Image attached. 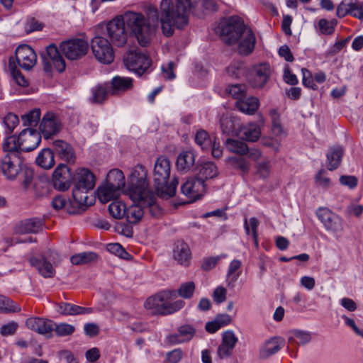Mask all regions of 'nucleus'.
Segmentation results:
<instances>
[{"mask_svg": "<svg viewBox=\"0 0 363 363\" xmlns=\"http://www.w3.org/2000/svg\"><path fill=\"white\" fill-rule=\"evenodd\" d=\"M201 2L208 10H216L213 0H161L159 11L155 8L149 11L160 21L162 32L166 37L172 36L176 29L182 30L188 26L189 13Z\"/></svg>", "mask_w": 363, "mask_h": 363, "instance_id": "f257e3e1", "label": "nucleus"}, {"mask_svg": "<svg viewBox=\"0 0 363 363\" xmlns=\"http://www.w3.org/2000/svg\"><path fill=\"white\" fill-rule=\"evenodd\" d=\"M222 40L228 45L238 42V51L242 55H249L255 48V36L238 16H231L220 24Z\"/></svg>", "mask_w": 363, "mask_h": 363, "instance_id": "f03ea898", "label": "nucleus"}, {"mask_svg": "<svg viewBox=\"0 0 363 363\" xmlns=\"http://www.w3.org/2000/svg\"><path fill=\"white\" fill-rule=\"evenodd\" d=\"M171 172V163L166 156H160L157 158L153 171V181L155 184L157 194L163 199H169L174 196L177 191L179 181L174 178L169 184Z\"/></svg>", "mask_w": 363, "mask_h": 363, "instance_id": "7ed1b4c3", "label": "nucleus"}, {"mask_svg": "<svg viewBox=\"0 0 363 363\" xmlns=\"http://www.w3.org/2000/svg\"><path fill=\"white\" fill-rule=\"evenodd\" d=\"M125 26L138 40V43L147 46L155 33V28L149 20L141 13L128 11L121 15Z\"/></svg>", "mask_w": 363, "mask_h": 363, "instance_id": "20e7f679", "label": "nucleus"}, {"mask_svg": "<svg viewBox=\"0 0 363 363\" xmlns=\"http://www.w3.org/2000/svg\"><path fill=\"white\" fill-rule=\"evenodd\" d=\"M151 191L148 187L145 168L143 165H137L130 174L128 187L125 191V194L132 201H135L138 199V198H141L142 195H144L145 193Z\"/></svg>", "mask_w": 363, "mask_h": 363, "instance_id": "39448f33", "label": "nucleus"}, {"mask_svg": "<svg viewBox=\"0 0 363 363\" xmlns=\"http://www.w3.org/2000/svg\"><path fill=\"white\" fill-rule=\"evenodd\" d=\"M73 184V197L77 202L81 203L86 199V196H83L80 194L86 193L94 188L95 176L89 169L79 167L74 172Z\"/></svg>", "mask_w": 363, "mask_h": 363, "instance_id": "423d86ee", "label": "nucleus"}, {"mask_svg": "<svg viewBox=\"0 0 363 363\" xmlns=\"http://www.w3.org/2000/svg\"><path fill=\"white\" fill-rule=\"evenodd\" d=\"M320 222L326 231L340 238L345 228L343 218L327 207H319L315 212Z\"/></svg>", "mask_w": 363, "mask_h": 363, "instance_id": "0eeeda50", "label": "nucleus"}, {"mask_svg": "<svg viewBox=\"0 0 363 363\" xmlns=\"http://www.w3.org/2000/svg\"><path fill=\"white\" fill-rule=\"evenodd\" d=\"M125 67L138 76L148 72L152 65L150 57L139 50H130L123 57Z\"/></svg>", "mask_w": 363, "mask_h": 363, "instance_id": "6e6552de", "label": "nucleus"}, {"mask_svg": "<svg viewBox=\"0 0 363 363\" xmlns=\"http://www.w3.org/2000/svg\"><path fill=\"white\" fill-rule=\"evenodd\" d=\"M121 15L110 21L106 25L107 35L115 46L123 47L128 40V33Z\"/></svg>", "mask_w": 363, "mask_h": 363, "instance_id": "1a4fd4ad", "label": "nucleus"}, {"mask_svg": "<svg viewBox=\"0 0 363 363\" xmlns=\"http://www.w3.org/2000/svg\"><path fill=\"white\" fill-rule=\"evenodd\" d=\"M91 48L96 59L103 64H111L114 59L111 43L106 38L96 35L91 41Z\"/></svg>", "mask_w": 363, "mask_h": 363, "instance_id": "9d476101", "label": "nucleus"}, {"mask_svg": "<svg viewBox=\"0 0 363 363\" xmlns=\"http://www.w3.org/2000/svg\"><path fill=\"white\" fill-rule=\"evenodd\" d=\"M62 52L70 60H77L86 55L89 43L82 38H73L60 43Z\"/></svg>", "mask_w": 363, "mask_h": 363, "instance_id": "9b49d317", "label": "nucleus"}, {"mask_svg": "<svg viewBox=\"0 0 363 363\" xmlns=\"http://www.w3.org/2000/svg\"><path fill=\"white\" fill-rule=\"evenodd\" d=\"M40 56L45 72H51L52 65L59 72H62L65 69V61L55 44L52 43L47 46L45 50L41 52Z\"/></svg>", "mask_w": 363, "mask_h": 363, "instance_id": "f8f14e48", "label": "nucleus"}, {"mask_svg": "<svg viewBox=\"0 0 363 363\" xmlns=\"http://www.w3.org/2000/svg\"><path fill=\"white\" fill-rule=\"evenodd\" d=\"M22 160L18 153H6L1 160L0 169L10 180H13L22 171Z\"/></svg>", "mask_w": 363, "mask_h": 363, "instance_id": "ddd939ff", "label": "nucleus"}, {"mask_svg": "<svg viewBox=\"0 0 363 363\" xmlns=\"http://www.w3.org/2000/svg\"><path fill=\"white\" fill-rule=\"evenodd\" d=\"M74 173L65 164H60L52 174V183L55 189L66 191L73 183Z\"/></svg>", "mask_w": 363, "mask_h": 363, "instance_id": "4468645a", "label": "nucleus"}, {"mask_svg": "<svg viewBox=\"0 0 363 363\" xmlns=\"http://www.w3.org/2000/svg\"><path fill=\"white\" fill-rule=\"evenodd\" d=\"M181 191L190 202H194L204 195L206 186L202 179L190 177L182 185Z\"/></svg>", "mask_w": 363, "mask_h": 363, "instance_id": "2eb2a0df", "label": "nucleus"}, {"mask_svg": "<svg viewBox=\"0 0 363 363\" xmlns=\"http://www.w3.org/2000/svg\"><path fill=\"white\" fill-rule=\"evenodd\" d=\"M18 65L25 70L31 69L37 62V55L33 49L28 45H19L15 52Z\"/></svg>", "mask_w": 363, "mask_h": 363, "instance_id": "dca6fc26", "label": "nucleus"}, {"mask_svg": "<svg viewBox=\"0 0 363 363\" xmlns=\"http://www.w3.org/2000/svg\"><path fill=\"white\" fill-rule=\"evenodd\" d=\"M175 296V291H163L149 297L145 302L144 306L152 314L162 315L167 299Z\"/></svg>", "mask_w": 363, "mask_h": 363, "instance_id": "f3484780", "label": "nucleus"}, {"mask_svg": "<svg viewBox=\"0 0 363 363\" xmlns=\"http://www.w3.org/2000/svg\"><path fill=\"white\" fill-rule=\"evenodd\" d=\"M19 140L21 151L30 152L39 145L41 137L36 130L26 128L20 133Z\"/></svg>", "mask_w": 363, "mask_h": 363, "instance_id": "a211bd4d", "label": "nucleus"}, {"mask_svg": "<svg viewBox=\"0 0 363 363\" xmlns=\"http://www.w3.org/2000/svg\"><path fill=\"white\" fill-rule=\"evenodd\" d=\"M61 128L62 123L57 115L48 112L43 116L40 124V130L45 139L58 133Z\"/></svg>", "mask_w": 363, "mask_h": 363, "instance_id": "6ab92c4d", "label": "nucleus"}, {"mask_svg": "<svg viewBox=\"0 0 363 363\" xmlns=\"http://www.w3.org/2000/svg\"><path fill=\"white\" fill-rule=\"evenodd\" d=\"M196 332V329L192 325L185 324L179 326L177 332L169 334L166 337V341L171 345L188 342L193 339Z\"/></svg>", "mask_w": 363, "mask_h": 363, "instance_id": "aec40b11", "label": "nucleus"}, {"mask_svg": "<svg viewBox=\"0 0 363 363\" xmlns=\"http://www.w3.org/2000/svg\"><path fill=\"white\" fill-rule=\"evenodd\" d=\"M26 325L29 330L38 334L50 336L54 331L55 323L47 318L30 317L26 320Z\"/></svg>", "mask_w": 363, "mask_h": 363, "instance_id": "412c9836", "label": "nucleus"}, {"mask_svg": "<svg viewBox=\"0 0 363 363\" xmlns=\"http://www.w3.org/2000/svg\"><path fill=\"white\" fill-rule=\"evenodd\" d=\"M271 75L270 66L267 63L255 65L252 68L250 82L254 87L262 88L266 84Z\"/></svg>", "mask_w": 363, "mask_h": 363, "instance_id": "4be33fe9", "label": "nucleus"}, {"mask_svg": "<svg viewBox=\"0 0 363 363\" xmlns=\"http://www.w3.org/2000/svg\"><path fill=\"white\" fill-rule=\"evenodd\" d=\"M54 151L57 157L68 163H74L76 160L74 150L68 143L57 140L53 143Z\"/></svg>", "mask_w": 363, "mask_h": 363, "instance_id": "5701e85b", "label": "nucleus"}, {"mask_svg": "<svg viewBox=\"0 0 363 363\" xmlns=\"http://www.w3.org/2000/svg\"><path fill=\"white\" fill-rule=\"evenodd\" d=\"M43 221L38 218H31L20 221L14 228L17 234L38 233L42 230Z\"/></svg>", "mask_w": 363, "mask_h": 363, "instance_id": "b1692460", "label": "nucleus"}, {"mask_svg": "<svg viewBox=\"0 0 363 363\" xmlns=\"http://www.w3.org/2000/svg\"><path fill=\"white\" fill-rule=\"evenodd\" d=\"M173 257L179 264L188 266L191 258L189 245L182 240L177 241L174 245Z\"/></svg>", "mask_w": 363, "mask_h": 363, "instance_id": "393cba45", "label": "nucleus"}, {"mask_svg": "<svg viewBox=\"0 0 363 363\" xmlns=\"http://www.w3.org/2000/svg\"><path fill=\"white\" fill-rule=\"evenodd\" d=\"M285 344L284 340L279 337H274L265 342L259 350V357L266 359L276 354Z\"/></svg>", "mask_w": 363, "mask_h": 363, "instance_id": "a878e982", "label": "nucleus"}, {"mask_svg": "<svg viewBox=\"0 0 363 363\" xmlns=\"http://www.w3.org/2000/svg\"><path fill=\"white\" fill-rule=\"evenodd\" d=\"M156 196L151 191L145 193L144 195H142L141 198H138V199H135L134 201H140L143 203L144 208H146L152 217H158L162 213V209L156 203Z\"/></svg>", "mask_w": 363, "mask_h": 363, "instance_id": "bb28decb", "label": "nucleus"}, {"mask_svg": "<svg viewBox=\"0 0 363 363\" xmlns=\"http://www.w3.org/2000/svg\"><path fill=\"white\" fill-rule=\"evenodd\" d=\"M259 105V99L254 96L247 97V95L235 102L236 108L242 113L252 115L257 110Z\"/></svg>", "mask_w": 363, "mask_h": 363, "instance_id": "cd10ccee", "label": "nucleus"}, {"mask_svg": "<svg viewBox=\"0 0 363 363\" xmlns=\"http://www.w3.org/2000/svg\"><path fill=\"white\" fill-rule=\"evenodd\" d=\"M29 262L31 266L34 267L45 278H51L55 274V269L50 262L45 260L44 258L39 259L35 257H31L29 259Z\"/></svg>", "mask_w": 363, "mask_h": 363, "instance_id": "c85d7f7f", "label": "nucleus"}, {"mask_svg": "<svg viewBox=\"0 0 363 363\" xmlns=\"http://www.w3.org/2000/svg\"><path fill=\"white\" fill-rule=\"evenodd\" d=\"M291 336L288 339V350H293L296 345H304L311 342L312 337L311 334L308 331L301 330H294L291 332Z\"/></svg>", "mask_w": 363, "mask_h": 363, "instance_id": "c756f323", "label": "nucleus"}, {"mask_svg": "<svg viewBox=\"0 0 363 363\" xmlns=\"http://www.w3.org/2000/svg\"><path fill=\"white\" fill-rule=\"evenodd\" d=\"M220 125L223 133L229 135L238 133L240 123L238 118L232 115H223L220 118Z\"/></svg>", "mask_w": 363, "mask_h": 363, "instance_id": "7c9ffc66", "label": "nucleus"}, {"mask_svg": "<svg viewBox=\"0 0 363 363\" xmlns=\"http://www.w3.org/2000/svg\"><path fill=\"white\" fill-rule=\"evenodd\" d=\"M198 179L205 180L213 179L218 175L217 166L212 162H206L196 166Z\"/></svg>", "mask_w": 363, "mask_h": 363, "instance_id": "2f4dec72", "label": "nucleus"}, {"mask_svg": "<svg viewBox=\"0 0 363 363\" xmlns=\"http://www.w3.org/2000/svg\"><path fill=\"white\" fill-rule=\"evenodd\" d=\"M126 207L125 217L130 224H136L140 222L145 213L144 206L140 201Z\"/></svg>", "mask_w": 363, "mask_h": 363, "instance_id": "473e14b6", "label": "nucleus"}, {"mask_svg": "<svg viewBox=\"0 0 363 363\" xmlns=\"http://www.w3.org/2000/svg\"><path fill=\"white\" fill-rule=\"evenodd\" d=\"M241 267L242 262L239 259H233L230 263L226 274V282L228 287L234 288L241 274Z\"/></svg>", "mask_w": 363, "mask_h": 363, "instance_id": "72a5a7b5", "label": "nucleus"}, {"mask_svg": "<svg viewBox=\"0 0 363 363\" xmlns=\"http://www.w3.org/2000/svg\"><path fill=\"white\" fill-rule=\"evenodd\" d=\"M118 188H114L109 185L108 183L99 186L97 189V194L99 199L102 203H107L109 201L117 198L121 192Z\"/></svg>", "mask_w": 363, "mask_h": 363, "instance_id": "f704fd0d", "label": "nucleus"}, {"mask_svg": "<svg viewBox=\"0 0 363 363\" xmlns=\"http://www.w3.org/2000/svg\"><path fill=\"white\" fill-rule=\"evenodd\" d=\"M239 132L242 139L250 142L257 141L261 135L260 128L255 123H250L242 127L240 126Z\"/></svg>", "mask_w": 363, "mask_h": 363, "instance_id": "c9c22d12", "label": "nucleus"}, {"mask_svg": "<svg viewBox=\"0 0 363 363\" xmlns=\"http://www.w3.org/2000/svg\"><path fill=\"white\" fill-rule=\"evenodd\" d=\"M35 161L38 166L49 169L55 164L54 152L49 148H45L39 152Z\"/></svg>", "mask_w": 363, "mask_h": 363, "instance_id": "e433bc0d", "label": "nucleus"}, {"mask_svg": "<svg viewBox=\"0 0 363 363\" xmlns=\"http://www.w3.org/2000/svg\"><path fill=\"white\" fill-rule=\"evenodd\" d=\"M195 162V155L191 151L181 152L177 160V167L180 171H188Z\"/></svg>", "mask_w": 363, "mask_h": 363, "instance_id": "4c0bfd02", "label": "nucleus"}, {"mask_svg": "<svg viewBox=\"0 0 363 363\" xmlns=\"http://www.w3.org/2000/svg\"><path fill=\"white\" fill-rule=\"evenodd\" d=\"M106 182L112 187L121 190L125 186V177L122 171L118 169H113L108 172Z\"/></svg>", "mask_w": 363, "mask_h": 363, "instance_id": "58836bf2", "label": "nucleus"}, {"mask_svg": "<svg viewBox=\"0 0 363 363\" xmlns=\"http://www.w3.org/2000/svg\"><path fill=\"white\" fill-rule=\"evenodd\" d=\"M133 86V79L130 77H114L111 80L112 94L118 91H125Z\"/></svg>", "mask_w": 363, "mask_h": 363, "instance_id": "ea45409f", "label": "nucleus"}, {"mask_svg": "<svg viewBox=\"0 0 363 363\" xmlns=\"http://www.w3.org/2000/svg\"><path fill=\"white\" fill-rule=\"evenodd\" d=\"M343 150L341 147H335L330 148L327 154V158L329 163L328 169L334 170L337 169L342 160Z\"/></svg>", "mask_w": 363, "mask_h": 363, "instance_id": "a19ab883", "label": "nucleus"}, {"mask_svg": "<svg viewBox=\"0 0 363 363\" xmlns=\"http://www.w3.org/2000/svg\"><path fill=\"white\" fill-rule=\"evenodd\" d=\"M98 255L94 252H83L72 255L70 261L73 264H84L96 260Z\"/></svg>", "mask_w": 363, "mask_h": 363, "instance_id": "79ce46f5", "label": "nucleus"}, {"mask_svg": "<svg viewBox=\"0 0 363 363\" xmlns=\"http://www.w3.org/2000/svg\"><path fill=\"white\" fill-rule=\"evenodd\" d=\"M225 144L228 150L232 152H235L240 155H245L247 153L248 147L243 141L228 138L226 140Z\"/></svg>", "mask_w": 363, "mask_h": 363, "instance_id": "37998d69", "label": "nucleus"}, {"mask_svg": "<svg viewBox=\"0 0 363 363\" xmlns=\"http://www.w3.org/2000/svg\"><path fill=\"white\" fill-rule=\"evenodd\" d=\"M3 150L7 153L21 154L19 135H10L7 137L3 143Z\"/></svg>", "mask_w": 363, "mask_h": 363, "instance_id": "c03bdc74", "label": "nucleus"}, {"mask_svg": "<svg viewBox=\"0 0 363 363\" xmlns=\"http://www.w3.org/2000/svg\"><path fill=\"white\" fill-rule=\"evenodd\" d=\"M40 118V110L34 108L21 116L25 126H36Z\"/></svg>", "mask_w": 363, "mask_h": 363, "instance_id": "a18cd8bd", "label": "nucleus"}, {"mask_svg": "<svg viewBox=\"0 0 363 363\" xmlns=\"http://www.w3.org/2000/svg\"><path fill=\"white\" fill-rule=\"evenodd\" d=\"M126 206L119 201H114L108 206V211L111 216L116 219H121L125 216Z\"/></svg>", "mask_w": 363, "mask_h": 363, "instance_id": "49530a36", "label": "nucleus"}, {"mask_svg": "<svg viewBox=\"0 0 363 363\" xmlns=\"http://www.w3.org/2000/svg\"><path fill=\"white\" fill-rule=\"evenodd\" d=\"M195 142L202 150H206L211 147L213 140L206 130H200L195 135Z\"/></svg>", "mask_w": 363, "mask_h": 363, "instance_id": "de8ad7c7", "label": "nucleus"}, {"mask_svg": "<svg viewBox=\"0 0 363 363\" xmlns=\"http://www.w3.org/2000/svg\"><path fill=\"white\" fill-rule=\"evenodd\" d=\"M227 162L236 169L240 170L242 173H247L250 170V164L244 158L237 157H229Z\"/></svg>", "mask_w": 363, "mask_h": 363, "instance_id": "09e8293b", "label": "nucleus"}, {"mask_svg": "<svg viewBox=\"0 0 363 363\" xmlns=\"http://www.w3.org/2000/svg\"><path fill=\"white\" fill-rule=\"evenodd\" d=\"M195 289L196 286L194 281L184 282L175 291V294H177L183 298L189 299L193 296Z\"/></svg>", "mask_w": 363, "mask_h": 363, "instance_id": "8fccbe9b", "label": "nucleus"}, {"mask_svg": "<svg viewBox=\"0 0 363 363\" xmlns=\"http://www.w3.org/2000/svg\"><path fill=\"white\" fill-rule=\"evenodd\" d=\"M79 306L69 303L60 302L57 304V311L64 315H79Z\"/></svg>", "mask_w": 363, "mask_h": 363, "instance_id": "3c124183", "label": "nucleus"}, {"mask_svg": "<svg viewBox=\"0 0 363 363\" xmlns=\"http://www.w3.org/2000/svg\"><path fill=\"white\" fill-rule=\"evenodd\" d=\"M92 97L91 99V102L93 103H101L103 102L107 94H108V89L106 86L99 84L91 89Z\"/></svg>", "mask_w": 363, "mask_h": 363, "instance_id": "603ef678", "label": "nucleus"}, {"mask_svg": "<svg viewBox=\"0 0 363 363\" xmlns=\"http://www.w3.org/2000/svg\"><path fill=\"white\" fill-rule=\"evenodd\" d=\"M258 225H259V222L257 220V218L255 217L250 218L249 220H247V219L246 218L244 220V228H245V233L247 235H250V228H251L252 238H253V240H254L256 245H258V241H257Z\"/></svg>", "mask_w": 363, "mask_h": 363, "instance_id": "864d4df0", "label": "nucleus"}, {"mask_svg": "<svg viewBox=\"0 0 363 363\" xmlns=\"http://www.w3.org/2000/svg\"><path fill=\"white\" fill-rule=\"evenodd\" d=\"M169 300L170 299H167L165 301L162 315H170L176 313L182 309L185 305V302L182 300H177L174 302H169Z\"/></svg>", "mask_w": 363, "mask_h": 363, "instance_id": "5fc2aeb1", "label": "nucleus"}, {"mask_svg": "<svg viewBox=\"0 0 363 363\" xmlns=\"http://www.w3.org/2000/svg\"><path fill=\"white\" fill-rule=\"evenodd\" d=\"M226 72L231 77L238 78L245 73V67L242 62H235L226 67Z\"/></svg>", "mask_w": 363, "mask_h": 363, "instance_id": "6e6d98bb", "label": "nucleus"}, {"mask_svg": "<svg viewBox=\"0 0 363 363\" xmlns=\"http://www.w3.org/2000/svg\"><path fill=\"white\" fill-rule=\"evenodd\" d=\"M226 90L230 95L237 100H240V99H242L247 95L246 86L245 84H236L229 85Z\"/></svg>", "mask_w": 363, "mask_h": 363, "instance_id": "4d7b16f0", "label": "nucleus"}, {"mask_svg": "<svg viewBox=\"0 0 363 363\" xmlns=\"http://www.w3.org/2000/svg\"><path fill=\"white\" fill-rule=\"evenodd\" d=\"M0 311L4 313L16 312L20 311V308L8 297L0 295Z\"/></svg>", "mask_w": 363, "mask_h": 363, "instance_id": "13d9d810", "label": "nucleus"}, {"mask_svg": "<svg viewBox=\"0 0 363 363\" xmlns=\"http://www.w3.org/2000/svg\"><path fill=\"white\" fill-rule=\"evenodd\" d=\"M18 123L19 119L16 114L11 113L7 114L3 121L6 133L11 134L18 124Z\"/></svg>", "mask_w": 363, "mask_h": 363, "instance_id": "bf43d9fd", "label": "nucleus"}, {"mask_svg": "<svg viewBox=\"0 0 363 363\" xmlns=\"http://www.w3.org/2000/svg\"><path fill=\"white\" fill-rule=\"evenodd\" d=\"M54 330L58 337H65L73 334L75 331V328L74 325L66 323L60 324L55 323Z\"/></svg>", "mask_w": 363, "mask_h": 363, "instance_id": "052dcab7", "label": "nucleus"}, {"mask_svg": "<svg viewBox=\"0 0 363 363\" xmlns=\"http://www.w3.org/2000/svg\"><path fill=\"white\" fill-rule=\"evenodd\" d=\"M106 249L111 253L124 259H128L130 256L119 243H109Z\"/></svg>", "mask_w": 363, "mask_h": 363, "instance_id": "680f3d73", "label": "nucleus"}, {"mask_svg": "<svg viewBox=\"0 0 363 363\" xmlns=\"http://www.w3.org/2000/svg\"><path fill=\"white\" fill-rule=\"evenodd\" d=\"M44 24L38 19L31 17L28 18L25 23L24 29L27 33L41 30Z\"/></svg>", "mask_w": 363, "mask_h": 363, "instance_id": "e2e57ef3", "label": "nucleus"}, {"mask_svg": "<svg viewBox=\"0 0 363 363\" xmlns=\"http://www.w3.org/2000/svg\"><path fill=\"white\" fill-rule=\"evenodd\" d=\"M184 354V352L180 348L169 351L166 353L164 363H179Z\"/></svg>", "mask_w": 363, "mask_h": 363, "instance_id": "0e129e2a", "label": "nucleus"}, {"mask_svg": "<svg viewBox=\"0 0 363 363\" xmlns=\"http://www.w3.org/2000/svg\"><path fill=\"white\" fill-rule=\"evenodd\" d=\"M350 15L359 20L363 19V3L357 0H351Z\"/></svg>", "mask_w": 363, "mask_h": 363, "instance_id": "69168bd1", "label": "nucleus"}, {"mask_svg": "<svg viewBox=\"0 0 363 363\" xmlns=\"http://www.w3.org/2000/svg\"><path fill=\"white\" fill-rule=\"evenodd\" d=\"M18 328V324L15 321L3 325L0 328V334L2 336L13 335L16 333Z\"/></svg>", "mask_w": 363, "mask_h": 363, "instance_id": "338daca9", "label": "nucleus"}, {"mask_svg": "<svg viewBox=\"0 0 363 363\" xmlns=\"http://www.w3.org/2000/svg\"><path fill=\"white\" fill-rule=\"evenodd\" d=\"M238 341V339L233 330H227L223 334L222 342L233 349H234Z\"/></svg>", "mask_w": 363, "mask_h": 363, "instance_id": "774afa93", "label": "nucleus"}]
</instances>
